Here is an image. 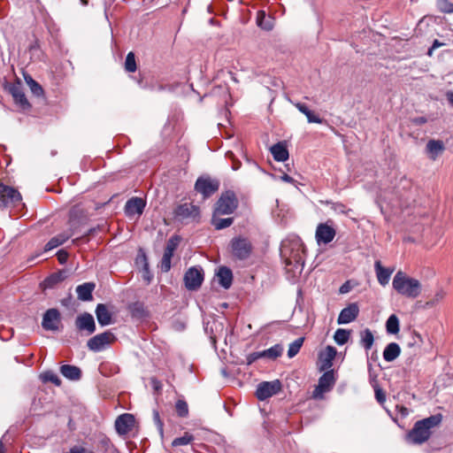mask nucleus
<instances>
[{"mask_svg":"<svg viewBox=\"0 0 453 453\" xmlns=\"http://www.w3.org/2000/svg\"><path fill=\"white\" fill-rule=\"evenodd\" d=\"M303 244L300 238L292 237L281 242L280 256L287 266L301 273L304 265Z\"/></svg>","mask_w":453,"mask_h":453,"instance_id":"obj_1","label":"nucleus"},{"mask_svg":"<svg viewBox=\"0 0 453 453\" xmlns=\"http://www.w3.org/2000/svg\"><path fill=\"white\" fill-rule=\"evenodd\" d=\"M442 420V415L438 413L417 421L408 434L409 440L415 444L426 442L431 436V430L439 426Z\"/></svg>","mask_w":453,"mask_h":453,"instance_id":"obj_2","label":"nucleus"},{"mask_svg":"<svg viewBox=\"0 0 453 453\" xmlns=\"http://www.w3.org/2000/svg\"><path fill=\"white\" fill-rule=\"evenodd\" d=\"M85 220L86 217L82 215V211L77 207H73L70 211L69 230L52 237L45 244L44 250L50 251L65 243L69 238H71L75 233L78 232L79 226L83 224Z\"/></svg>","mask_w":453,"mask_h":453,"instance_id":"obj_3","label":"nucleus"},{"mask_svg":"<svg viewBox=\"0 0 453 453\" xmlns=\"http://www.w3.org/2000/svg\"><path fill=\"white\" fill-rule=\"evenodd\" d=\"M392 286L398 294L409 298L414 299L421 293V284L419 280L408 277L402 271H398L395 273Z\"/></svg>","mask_w":453,"mask_h":453,"instance_id":"obj_4","label":"nucleus"},{"mask_svg":"<svg viewBox=\"0 0 453 453\" xmlns=\"http://www.w3.org/2000/svg\"><path fill=\"white\" fill-rule=\"evenodd\" d=\"M237 206L238 200L235 194L231 190H227L221 194L220 197L216 203L214 211L215 214L227 215L233 213Z\"/></svg>","mask_w":453,"mask_h":453,"instance_id":"obj_5","label":"nucleus"},{"mask_svg":"<svg viewBox=\"0 0 453 453\" xmlns=\"http://www.w3.org/2000/svg\"><path fill=\"white\" fill-rule=\"evenodd\" d=\"M230 248L233 256L239 260L247 259L253 250L250 240L241 236L234 237L231 240Z\"/></svg>","mask_w":453,"mask_h":453,"instance_id":"obj_6","label":"nucleus"},{"mask_svg":"<svg viewBox=\"0 0 453 453\" xmlns=\"http://www.w3.org/2000/svg\"><path fill=\"white\" fill-rule=\"evenodd\" d=\"M115 340L116 337L111 332L105 331L102 334L91 337L88 341L87 346L90 350L94 352H99L109 346Z\"/></svg>","mask_w":453,"mask_h":453,"instance_id":"obj_7","label":"nucleus"},{"mask_svg":"<svg viewBox=\"0 0 453 453\" xmlns=\"http://www.w3.org/2000/svg\"><path fill=\"white\" fill-rule=\"evenodd\" d=\"M42 326L46 331L57 332L61 326V314L56 308L48 309L42 316Z\"/></svg>","mask_w":453,"mask_h":453,"instance_id":"obj_8","label":"nucleus"},{"mask_svg":"<svg viewBox=\"0 0 453 453\" xmlns=\"http://www.w3.org/2000/svg\"><path fill=\"white\" fill-rule=\"evenodd\" d=\"M203 281V272L201 267H190L184 275V283L187 289L197 290Z\"/></svg>","mask_w":453,"mask_h":453,"instance_id":"obj_9","label":"nucleus"},{"mask_svg":"<svg viewBox=\"0 0 453 453\" xmlns=\"http://www.w3.org/2000/svg\"><path fill=\"white\" fill-rule=\"evenodd\" d=\"M281 389V383L279 380L273 381H264L258 384L256 390V396L260 401H265L267 398L276 395Z\"/></svg>","mask_w":453,"mask_h":453,"instance_id":"obj_10","label":"nucleus"},{"mask_svg":"<svg viewBox=\"0 0 453 453\" xmlns=\"http://www.w3.org/2000/svg\"><path fill=\"white\" fill-rule=\"evenodd\" d=\"M19 201H21V195L17 189L0 183V207L16 205Z\"/></svg>","mask_w":453,"mask_h":453,"instance_id":"obj_11","label":"nucleus"},{"mask_svg":"<svg viewBox=\"0 0 453 453\" xmlns=\"http://www.w3.org/2000/svg\"><path fill=\"white\" fill-rule=\"evenodd\" d=\"M334 382V371H325L319 380L318 386L313 390V397L316 399L323 398L324 393L328 392L333 388Z\"/></svg>","mask_w":453,"mask_h":453,"instance_id":"obj_12","label":"nucleus"},{"mask_svg":"<svg viewBox=\"0 0 453 453\" xmlns=\"http://www.w3.org/2000/svg\"><path fill=\"white\" fill-rule=\"evenodd\" d=\"M219 188V182L217 180L209 177H200L196 180L195 189L201 193L204 198L211 196Z\"/></svg>","mask_w":453,"mask_h":453,"instance_id":"obj_13","label":"nucleus"},{"mask_svg":"<svg viewBox=\"0 0 453 453\" xmlns=\"http://www.w3.org/2000/svg\"><path fill=\"white\" fill-rule=\"evenodd\" d=\"M8 92L12 95L14 103L23 110L30 108L20 81L9 83L6 86Z\"/></svg>","mask_w":453,"mask_h":453,"instance_id":"obj_14","label":"nucleus"},{"mask_svg":"<svg viewBox=\"0 0 453 453\" xmlns=\"http://www.w3.org/2000/svg\"><path fill=\"white\" fill-rule=\"evenodd\" d=\"M335 234V229L329 224V221H327L318 225L315 238L319 244H327L334 240Z\"/></svg>","mask_w":453,"mask_h":453,"instance_id":"obj_15","label":"nucleus"},{"mask_svg":"<svg viewBox=\"0 0 453 453\" xmlns=\"http://www.w3.org/2000/svg\"><path fill=\"white\" fill-rule=\"evenodd\" d=\"M75 326L80 332L90 335L96 332V326L94 317L88 312H83L75 319Z\"/></svg>","mask_w":453,"mask_h":453,"instance_id":"obj_16","label":"nucleus"},{"mask_svg":"<svg viewBox=\"0 0 453 453\" xmlns=\"http://www.w3.org/2000/svg\"><path fill=\"white\" fill-rule=\"evenodd\" d=\"M174 215L179 220H195L199 217V208L196 205L186 203L175 209Z\"/></svg>","mask_w":453,"mask_h":453,"instance_id":"obj_17","label":"nucleus"},{"mask_svg":"<svg viewBox=\"0 0 453 453\" xmlns=\"http://www.w3.org/2000/svg\"><path fill=\"white\" fill-rule=\"evenodd\" d=\"M146 203L141 197H132L128 199L125 204V214L131 218L141 216L145 208Z\"/></svg>","mask_w":453,"mask_h":453,"instance_id":"obj_18","label":"nucleus"},{"mask_svg":"<svg viewBox=\"0 0 453 453\" xmlns=\"http://www.w3.org/2000/svg\"><path fill=\"white\" fill-rule=\"evenodd\" d=\"M336 349L333 346H326L319 354V364L320 371H329L333 366V361L336 356Z\"/></svg>","mask_w":453,"mask_h":453,"instance_id":"obj_19","label":"nucleus"},{"mask_svg":"<svg viewBox=\"0 0 453 453\" xmlns=\"http://www.w3.org/2000/svg\"><path fill=\"white\" fill-rule=\"evenodd\" d=\"M359 314V308L356 303H349L342 309L338 316L337 323L339 325L349 324L354 321Z\"/></svg>","mask_w":453,"mask_h":453,"instance_id":"obj_20","label":"nucleus"},{"mask_svg":"<svg viewBox=\"0 0 453 453\" xmlns=\"http://www.w3.org/2000/svg\"><path fill=\"white\" fill-rule=\"evenodd\" d=\"M134 424V416L129 413H124L117 418L115 421V428L119 434H126L131 431Z\"/></svg>","mask_w":453,"mask_h":453,"instance_id":"obj_21","label":"nucleus"},{"mask_svg":"<svg viewBox=\"0 0 453 453\" xmlns=\"http://www.w3.org/2000/svg\"><path fill=\"white\" fill-rule=\"evenodd\" d=\"M445 150V146L441 140H429L426 146V151L432 160H435Z\"/></svg>","mask_w":453,"mask_h":453,"instance_id":"obj_22","label":"nucleus"},{"mask_svg":"<svg viewBox=\"0 0 453 453\" xmlns=\"http://www.w3.org/2000/svg\"><path fill=\"white\" fill-rule=\"evenodd\" d=\"M95 312L97 321L102 326H105L112 323V314L105 304L98 303Z\"/></svg>","mask_w":453,"mask_h":453,"instance_id":"obj_23","label":"nucleus"},{"mask_svg":"<svg viewBox=\"0 0 453 453\" xmlns=\"http://www.w3.org/2000/svg\"><path fill=\"white\" fill-rule=\"evenodd\" d=\"M216 277L219 284L225 289H228L233 282V273L226 266H221L219 268Z\"/></svg>","mask_w":453,"mask_h":453,"instance_id":"obj_24","label":"nucleus"},{"mask_svg":"<svg viewBox=\"0 0 453 453\" xmlns=\"http://www.w3.org/2000/svg\"><path fill=\"white\" fill-rule=\"evenodd\" d=\"M96 288L95 283L93 282H85L77 286L76 293L78 296V299L83 302H88L93 299L92 293Z\"/></svg>","mask_w":453,"mask_h":453,"instance_id":"obj_25","label":"nucleus"},{"mask_svg":"<svg viewBox=\"0 0 453 453\" xmlns=\"http://www.w3.org/2000/svg\"><path fill=\"white\" fill-rule=\"evenodd\" d=\"M374 268L376 272V276L379 283L381 286H386L388 284L391 274L394 272V269L385 268L381 265L380 261L377 260L374 263Z\"/></svg>","mask_w":453,"mask_h":453,"instance_id":"obj_26","label":"nucleus"},{"mask_svg":"<svg viewBox=\"0 0 453 453\" xmlns=\"http://www.w3.org/2000/svg\"><path fill=\"white\" fill-rule=\"evenodd\" d=\"M256 23L258 27L265 31H271L274 27L273 18L267 16L264 11L257 12Z\"/></svg>","mask_w":453,"mask_h":453,"instance_id":"obj_27","label":"nucleus"},{"mask_svg":"<svg viewBox=\"0 0 453 453\" xmlns=\"http://www.w3.org/2000/svg\"><path fill=\"white\" fill-rule=\"evenodd\" d=\"M61 374L70 380H79L81 377V371L78 366L63 365L60 366Z\"/></svg>","mask_w":453,"mask_h":453,"instance_id":"obj_28","label":"nucleus"},{"mask_svg":"<svg viewBox=\"0 0 453 453\" xmlns=\"http://www.w3.org/2000/svg\"><path fill=\"white\" fill-rule=\"evenodd\" d=\"M271 153L278 162H284L288 158V150L283 142H278L271 147Z\"/></svg>","mask_w":453,"mask_h":453,"instance_id":"obj_29","label":"nucleus"},{"mask_svg":"<svg viewBox=\"0 0 453 453\" xmlns=\"http://www.w3.org/2000/svg\"><path fill=\"white\" fill-rule=\"evenodd\" d=\"M401 354V348L395 342H390L386 346L383 351V358L387 362H392L395 360Z\"/></svg>","mask_w":453,"mask_h":453,"instance_id":"obj_30","label":"nucleus"},{"mask_svg":"<svg viewBox=\"0 0 453 453\" xmlns=\"http://www.w3.org/2000/svg\"><path fill=\"white\" fill-rule=\"evenodd\" d=\"M295 106L297 108V110L304 114L307 118V120L309 123H317V124H322L323 119L319 118V116L315 115L313 111H311L308 106L302 103H296Z\"/></svg>","mask_w":453,"mask_h":453,"instance_id":"obj_31","label":"nucleus"},{"mask_svg":"<svg viewBox=\"0 0 453 453\" xmlns=\"http://www.w3.org/2000/svg\"><path fill=\"white\" fill-rule=\"evenodd\" d=\"M360 345L368 352L374 342V336L372 332L369 328H365V330L360 332Z\"/></svg>","mask_w":453,"mask_h":453,"instance_id":"obj_32","label":"nucleus"},{"mask_svg":"<svg viewBox=\"0 0 453 453\" xmlns=\"http://www.w3.org/2000/svg\"><path fill=\"white\" fill-rule=\"evenodd\" d=\"M217 215L218 214H215L214 212L211 219V224L217 230L226 228L230 226L234 222L233 218L221 219L217 217Z\"/></svg>","mask_w":453,"mask_h":453,"instance_id":"obj_33","label":"nucleus"},{"mask_svg":"<svg viewBox=\"0 0 453 453\" xmlns=\"http://www.w3.org/2000/svg\"><path fill=\"white\" fill-rule=\"evenodd\" d=\"M350 333L351 332L349 330L338 328L334 334V340L338 345H344L348 342L350 337Z\"/></svg>","mask_w":453,"mask_h":453,"instance_id":"obj_34","label":"nucleus"},{"mask_svg":"<svg viewBox=\"0 0 453 453\" xmlns=\"http://www.w3.org/2000/svg\"><path fill=\"white\" fill-rule=\"evenodd\" d=\"M386 329L388 334H395L399 332V319L396 315L392 314L389 316L386 322Z\"/></svg>","mask_w":453,"mask_h":453,"instance_id":"obj_35","label":"nucleus"},{"mask_svg":"<svg viewBox=\"0 0 453 453\" xmlns=\"http://www.w3.org/2000/svg\"><path fill=\"white\" fill-rule=\"evenodd\" d=\"M282 347L280 344H275L274 346L265 349L262 351L263 357L275 359L282 354Z\"/></svg>","mask_w":453,"mask_h":453,"instance_id":"obj_36","label":"nucleus"},{"mask_svg":"<svg viewBox=\"0 0 453 453\" xmlns=\"http://www.w3.org/2000/svg\"><path fill=\"white\" fill-rule=\"evenodd\" d=\"M25 81L29 87L31 92L36 96H41L43 95V89L42 86L35 81L31 76H25Z\"/></svg>","mask_w":453,"mask_h":453,"instance_id":"obj_37","label":"nucleus"},{"mask_svg":"<svg viewBox=\"0 0 453 453\" xmlns=\"http://www.w3.org/2000/svg\"><path fill=\"white\" fill-rule=\"evenodd\" d=\"M41 380L43 382H51L56 386L61 385V380L58 376L52 371H46L40 375Z\"/></svg>","mask_w":453,"mask_h":453,"instance_id":"obj_38","label":"nucleus"},{"mask_svg":"<svg viewBox=\"0 0 453 453\" xmlns=\"http://www.w3.org/2000/svg\"><path fill=\"white\" fill-rule=\"evenodd\" d=\"M303 338L300 337L295 340L293 342L289 344L288 349V357L292 358L294 357L299 351L303 343Z\"/></svg>","mask_w":453,"mask_h":453,"instance_id":"obj_39","label":"nucleus"},{"mask_svg":"<svg viewBox=\"0 0 453 453\" xmlns=\"http://www.w3.org/2000/svg\"><path fill=\"white\" fill-rule=\"evenodd\" d=\"M193 441H194V436L191 434L185 432L182 436L177 437L173 441L172 446L173 447L184 446V445L189 444Z\"/></svg>","mask_w":453,"mask_h":453,"instance_id":"obj_40","label":"nucleus"},{"mask_svg":"<svg viewBox=\"0 0 453 453\" xmlns=\"http://www.w3.org/2000/svg\"><path fill=\"white\" fill-rule=\"evenodd\" d=\"M175 410L177 415L180 418H187L188 416V405L183 399H179L175 403Z\"/></svg>","mask_w":453,"mask_h":453,"instance_id":"obj_41","label":"nucleus"},{"mask_svg":"<svg viewBox=\"0 0 453 453\" xmlns=\"http://www.w3.org/2000/svg\"><path fill=\"white\" fill-rule=\"evenodd\" d=\"M64 280L63 274L61 273H56L50 275L44 280V285L46 288H53L58 283L61 282Z\"/></svg>","mask_w":453,"mask_h":453,"instance_id":"obj_42","label":"nucleus"},{"mask_svg":"<svg viewBox=\"0 0 453 453\" xmlns=\"http://www.w3.org/2000/svg\"><path fill=\"white\" fill-rule=\"evenodd\" d=\"M136 68L135 56L133 52H129L126 57L125 69L128 73H134Z\"/></svg>","mask_w":453,"mask_h":453,"instance_id":"obj_43","label":"nucleus"},{"mask_svg":"<svg viewBox=\"0 0 453 453\" xmlns=\"http://www.w3.org/2000/svg\"><path fill=\"white\" fill-rule=\"evenodd\" d=\"M445 296L446 292L443 289H438L434 296L429 301H427L426 305L430 307L436 305L445 297Z\"/></svg>","mask_w":453,"mask_h":453,"instance_id":"obj_44","label":"nucleus"},{"mask_svg":"<svg viewBox=\"0 0 453 453\" xmlns=\"http://www.w3.org/2000/svg\"><path fill=\"white\" fill-rule=\"evenodd\" d=\"M437 7L443 13L453 12V4L450 3L449 0H438Z\"/></svg>","mask_w":453,"mask_h":453,"instance_id":"obj_45","label":"nucleus"},{"mask_svg":"<svg viewBox=\"0 0 453 453\" xmlns=\"http://www.w3.org/2000/svg\"><path fill=\"white\" fill-rule=\"evenodd\" d=\"M153 415V420L157 426V428L158 430V433L161 436H163L164 434V423L160 418V415L157 410H153L152 411Z\"/></svg>","mask_w":453,"mask_h":453,"instance_id":"obj_46","label":"nucleus"},{"mask_svg":"<svg viewBox=\"0 0 453 453\" xmlns=\"http://www.w3.org/2000/svg\"><path fill=\"white\" fill-rule=\"evenodd\" d=\"M171 260L172 257H168V255H163V257L160 262L161 271L164 273H167L171 269Z\"/></svg>","mask_w":453,"mask_h":453,"instance_id":"obj_47","label":"nucleus"},{"mask_svg":"<svg viewBox=\"0 0 453 453\" xmlns=\"http://www.w3.org/2000/svg\"><path fill=\"white\" fill-rule=\"evenodd\" d=\"M180 237L178 235L172 236L166 242V246L169 248H173V250H176L180 243Z\"/></svg>","mask_w":453,"mask_h":453,"instance_id":"obj_48","label":"nucleus"},{"mask_svg":"<svg viewBox=\"0 0 453 453\" xmlns=\"http://www.w3.org/2000/svg\"><path fill=\"white\" fill-rule=\"evenodd\" d=\"M444 45H446V43L441 42L439 40L435 39L433 42L432 46L427 50V56L432 57L433 53H434V50H435L436 49H438V48H440L441 46H444Z\"/></svg>","mask_w":453,"mask_h":453,"instance_id":"obj_49","label":"nucleus"},{"mask_svg":"<svg viewBox=\"0 0 453 453\" xmlns=\"http://www.w3.org/2000/svg\"><path fill=\"white\" fill-rule=\"evenodd\" d=\"M262 357H263L262 351H257V352L250 353L247 357V363H248V365H251L256 360L262 358Z\"/></svg>","mask_w":453,"mask_h":453,"instance_id":"obj_50","label":"nucleus"},{"mask_svg":"<svg viewBox=\"0 0 453 453\" xmlns=\"http://www.w3.org/2000/svg\"><path fill=\"white\" fill-rule=\"evenodd\" d=\"M57 257H58V262L63 265V264H65L67 261L68 253L64 250H60L58 251Z\"/></svg>","mask_w":453,"mask_h":453,"instance_id":"obj_51","label":"nucleus"},{"mask_svg":"<svg viewBox=\"0 0 453 453\" xmlns=\"http://www.w3.org/2000/svg\"><path fill=\"white\" fill-rule=\"evenodd\" d=\"M375 397L377 401L380 403H384L386 400V395L384 391L380 388H375Z\"/></svg>","mask_w":453,"mask_h":453,"instance_id":"obj_52","label":"nucleus"},{"mask_svg":"<svg viewBox=\"0 0 453 453\" xmlns=\"http://www.w3.org/2000/svg\"><path fill=\"white\" fill-rule=\"evenodd\" d=\"M411 122L415 125H423L427 122V119L423 116L416 117L411 119Z\"/></svg>","mask_w":453,"mask_h":453,"instance_id":"obj_53","label":"nucleus"},{"mask_svg":"<svg viewBox=\"0 0 453 453\" xmlns=\"http://www.w3.org/2000/svg\"><path fill=\"white\" fill-rule=\"evenodd\" d=\"M280 180L291 184L295 182V180L287 173H284L282 176H280Z\"/></svg>","mask_w":453,"mask_h":453,"instance_id":"obj_54","label":"nucleus"},{"mask_svg":"<svg viewBox=\"0 0 453 453\" xmlns=\"http://www.w3.org/2000/svg\"><path fill=\"white\" fill-rule=\"evenodd\" d=\"M445 96L449 104L453 107V91H447Z\"/></svg>","mask_w":453,"mask_h":453,"instance_id":"obj_55","label":"nucleus"},{"mask_svg":"<svg viewBox=\"0 0 453 453\" xmlns=\"http://www.w3.org/2000/svg\"><path fill=\"white\" fill-rule=\"evenodd\" d=\"M144 271H145L144 278L148 280V282H150L151 277L150 276V273H149V265L147 262H145V264H144Z\"/></svg>","mask_w":453,"mask_h":453,"instance_id":"obj_56","label":"nucleus"},{"mask_svg":"<svg viewBox=\"0 0 453 453\" xmlns=\"http://www.w3.org/2000/svg\"><path fill=\"white\" fill-rule=\"evenodd\" d=\"M174 251L175 250H173V248H169V247L165 246L164 255H168V257H173Z\"/></svg>","mask_w":453,"mask_h":453,"instance_id":"obj_57","label":"nucleus"},{"mask_svg":"<svg viewBox=\"0 0 453 453\" xmlns=\"http://www.w3.org/2000/svg\"><path fill=\"white\" fill-rule=\"evenodd\" d=\"M339 211L344 213L345 212V205L343 204H338L337 205Z\"/></svg>","mask_w":453,"mask_h":453,"instance_id":"obj_58","label":"nucleus"},{"mask_svg":"<svg viewBox=\"0 0 453 453\" xmlns=\"http://www.w3.org/2000/svg\"><path fill=\"white\" fill-rule=\"evenodd\" d=\"M348 291V288H346L345 285H342L340 288V292L341 293H346Z\"/></svg>","mask_w":453,"mask_h":453,"instance_id":"obj_59","label":"nucleus"},{"mask_svg":"<svg viewBox=\"0 0 453 453\" xmlns=\"http://www.w3.org/2000/svg\"><path fill=\"white\" fill-rule=\"evenodd\" d=\"M0 453H4V445H3V442L0 441Z\"/></svg>","mask_w":453,"mask_h":453,"instance_id":"obj_60","label":"nucleus"},{"mask_svg":"<svg viewBox=\"0 0 453 453\" xmlns=\"http://www.w3.org/2000/svg\"><path fill=\"white\" fill-rule=\"evenodd\" d=\"M239 167H240V165H233V166H232L233 170H234V171L238 170Z\"/></svg>","mask_w":453,"mask_h":453,"instance_id":"obj_61","label":"nucleus"},{"mask_svg":"<svg viewBox=\"0 0 453 453\" xmlns=\"http://www.w3.org/2000/svg\"><path fill=\"white\" fill-rule=\"evenodd\" d=\"M95 231V229H89L88 232L86 234V235L92 234Z\"/></svg>","mask_w":453,"mask_h":453,"instance_id":"obj_62","label":"nucleus"},{"mask_svg":"<svg viewBox=\"0 0 453 453\" xmlns=\"http://www.w3.org/2000/svg\"><path fill=\"white\" fill-rule=\"evenodd\" d=\"M81 4L86 5L88 4V1L87 0H81Z\"/></svg>","mask_w":453,"mask_h":453,"instance_id":"obj_63","label":"nucleus"},{"mask_svg":"<svg viewBox=\"0 0 453 453\" xmlns=\"http://www.w3.org/2000/svg\"><path fill=\"white\" fill-rule=\"evenodd\" d=\"M408 411H407V409L406 408H403V414H407Z\"/></svg>","mask_w":453,"mask_h":453,"instance_id":"obj_64","label":"nucleus"}]
</instances>
